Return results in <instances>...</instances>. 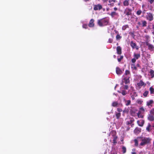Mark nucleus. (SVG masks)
Instances as JSON below:
<instances>
[{"label":"nucleus","instance_id":"1","mask_svg":"<svg viewBox=\"0 0 154 154\" xmlns=\"http://www.w3.org/2000/svg\"><path fill=\"white\" fill-rule=\"evenodd\" d=\"M116 132L115 131H112L109 134V138L110 140V142L112 140L113 143H116V140L117 137L116 136Z\"/></svg>","mask_w":154,"mask_h":154},{"label":"nucleus","instance_id":"2","mask_svg":"<svg viewBox=\"0 0 154 154\" xmlns=\"http://www.w3.org/2000/svg\"><path fill=\"white\" fill-rule=\"evenodd\" d=\"M109 22L108 20L105 18L102 19L97 20L98 24L100 26L106 25Z\"/></svg>","mask_w":154,"mask_h":154},{"label":"nucleus","instance_id":"3","mask_svg":"<svg viewBox=\"0 0 154 154\" xmlns=\"http://www.w3.org/2000/svg\"><path fill=\"white\" fill-rule=\"evenodd\" d=\"M151 139L149 138L140 137V141H141L140 145L141 146H144L146 144L150 143Z\"/></svg>","mask_w":154,"mask_h":154},{"label":"nucleus","instance_id":"4","mask_svg":"<svg viewBox=\"0 0 154 154\" xmlns=\"http://www.w3.org/2000/svg\"><path fill=\"white\" fill-rule=\"evenodd\" d=\"M145 18L149 21H151L153 20V15L150 12L147 13Z\"/></svg>","mask_w":154,"mask_h":154},{"label":"nucleus","instance_id":"5","mask_svg":"<svg viewBox=\"0 0 154 154\" xmlns=\"http://www.w3.org/2000/svg\"><path fill=\"white\" fill-rule=\"evenodd\" d=\"M102 8V5L100 4H98L97 5H95L94 6V9L95 11H97V10H100Z\"/></svg>","mask_w":154,"mask_h":154},{"label":"nucleus","instance_id":"6","mask_svg":"<svg viewBox=\"0 0 154 154\" xmlns=\"http://www.w3.org/2000/svg\"><path fill=\"white\" fill-rule=\"evenodd\" d=\"M130 45L133 49L135 48L136 50L139 49V47L137 45L136 43L133 42V41H131L130 43Z\"/></svg>","mask_w":154,"mask_h":154},{"label":"nucleus","instance_id":"7","mask_svg":"<svg viewBox=\"0 0 154 154\" xmlns=\"http://www.w3.org/2000/svg\"><path fill=\"white\" fill-rule=\"evenodd\" d=\"M123 79L122 80V81L123 82H125V84H127L129 83V78L130 77H128L126 76H123Z\"/></svg>","mask_w":154,"mask_h":154},{"label":"nucleus","instance_id":"8","mask_svg":"<svg viewBox=\"0 0 154 154\" xmlns=\"http://www.w3.org/2000/svg\"><path fill=\"white\" fill-rule=\"evenodd\" d=\"M131 9L127 8L125 10V13L127 15H129L131 14Z\"/></svg>","mask_w":154,"mask_h":154},{"label":"nucleus","instance_id":"9","mask_svg":"<svg viewBox=\"0 0 154 154\" xmlns=\"http://www.w3.org/2000/svg\"><path fill=\"white\" fill-rule=\"evenodd\" d=\"M116 0H109V4H108V5L110 7H112L114 5V3L115 2Z\"/></svg>","mask_w":154,"mask_h":154},{"label":"nucleus","instance_id":"10","mask_svg":"<svg viewBox=\"0 0 154 154\" xmlns=\"http://www.w3.org/2000/svg\"><path fill=\"white\" fill-rule=\"evenodd\" d=\"M116 74L118 75L121 74L122 72V71L119 67H116Z\"/></svg>","mask_w":154,"mask_h":154},{"label":"nucleus","instance_id":"11","mask_svg":"<svg viewBox=\"0 0 154 154\" xmlns=\"http://www.w3.org/2000/svg\"><path fill=\"white\" fill-rule=\"evenodd\" d=\"M94 20L93 19H92L90 20L89 22V23L88 24V26L89 27H94Z\"/></svg>","mask_w":154,"mask_h":154},{"label":"nucleus","instance_id":"12","mask_svg":"<svg viewBox=\"0 0 154 154\" xmlns=\"http://www.w3.org/2000/svg\"><path fill=\"white\" fill-rule=\"evenodd\" d=\"M131 76L130 72L129 71L126 70L125 71V74L123 75V76H126L128 77H130Z\"/></svg>","mask_w":154,"mask_h":154},{"label":"nucleus","instance_id":"13","mask_svg":"<svg viewBox=\"0 0 154 154\" xmlns=\"http://www.w3.org/2000/svg\"><path fill=\"white\" fill-rule=\"evenodd\" d=\"M137 122L139 126H142L144 124V121L143 120H141L137 121Z\"/></svg>","mask_w":154,"mask_h":154},{"label":"nucleus","instance_id":"14","mask_svg":"<svg viewBox=\"0 0 154 154\" xmlns=\"http://www.w3.org/2000/svg\"><path fill=\"white\" fill-rule=\"evenodd\" d=\"M140 137H138L137 139L134 140V141L135 143V146H137L138 145V142L140 141Z\"/></svg>","mask_w":154,"mask_h":154},{"label":"nucleus","instance_id":"15","mask_svg":"<svg viewBox=\"0 0 154 154\" xmlns=\"http://www.w3.org/2000/svg\"><path fill=\"white\" fill-rule=\"evenodd\" d=\"M124 101L125 105L127 106L129 105L131 102V100H126L125 99H124Z\"/></svg>","mask_w":154,"mask_h":154},{"label":"nucleus","instance_id":"16","mask_svg":"<svg viewBox=\"0 0 154 154\" xmlns=\"http://www.w3.org/2000/svg\"><path fill=\"white\" fill-rule=\"evenodd\" d=\"M138 85L139 86H145L146 85V84L143 82L142 81L140 80L138 83Z\"/></svg>","mask_w":154,"mask_h":154},{"label":"nucleus","instance_id":"17","mask_svg":"<svg viewBox=\"0 0 154 154\" xmlns=\"http://www.w3.org/2000/svg\"><path fill=\"white\" fill-rule=\"evenodd\" d=\"M117 53L119 54H121V48L120 46H118L116 48Z\"/></svg>","mask_w":154,"mask_h":154},{"label":"nucleus","instance_id":"18","mask_svg":"<svg viewBox=\"0 0 154 154\" xmlns=\"http://www.w3.org/2000/svg\"><path fill=\"white\" fill-rule=\"evenodd\" d=\"M130 0H125L123 2V4L124 6H128L129 5Z\"/></svg>","mask_w":154,"mask_h":154},{"label":"nucleus","instance_id":"19","mask_svg":"<svg viewBox=\"0 0 154 154\" xmlns=\"http://www.w3.org/2000/svg\"><path fill=\"white\" fill-rule=\"evenodd\" d=\"M144 111L145 110L144 108L142 107L140 108L139 110V111L138 113L140 114H143L144 112Z\"/></svg>","mask_w":154,"mask_h":154},{"label":"nucleus","instance_id":"20","mask_svg":"<svg viewBox=\"0 0 154 154\" xmlns=\"http://www.w3.org/2000/svg\"><path fill=\"white\" fill-rule=\"evenodd\" d=\"M110 15L112 17H113L116 16L118 15V13L115 12H111Z\"/></svg>","mask_w":154,"mask_h":154},{"label":"nucleus","instance_id":"21","mask_svg":"<svg viewBox=\"0 0 154 154\" xmlns=\"http://www.w3.org/2000/svg\"><path fill=\"white\" fill-rule=\"evenodd\" d=\"M141 131V129L139 128H136L134 131V133L138 134Z\"/></svg>","mask_w":154,"mask_h":154},{"label":"nucleus","instance_id":"22","mask_svg":"<svg viewBox=\"0 0 154 154\" xmlns=\"http://www.w3.org/2000/svg\"><path fill=\"white\" fill-rule=\"evenodd\" d=\"M131 89V91H132V92L133 94L134 95V96H135V97H136L137 96V94L134 91V89H133V88L132 87H131V89Z\"/></svg>","mask_w":154,"mask_h":154},{"label":"nucleus","instance_id":"23","mask_svg":"<svg viewBox=\"0 0 154 154\" xmlns=\"http://www.w3.org/2000/svg\"><path fill=\"white\" fill-rule=\"evenodd\" d=\"M148 118L149 120L151 121H153L154 119L153 116L151 115H149Z\"/></svg>","mask_w":154,"mask_h":154},{"label":"nucleus","instance_id":"24","mask_svg":"<svg viewBox=\"0 0 154 154\" xmlns=\"http://www.w3.org/2000/svg\"><path fill=\"white\" fill-rule=\"evenodd\" d=\"M134 58H135L136 60L138 59L140 57V55L139 54H134Z\"/></svg>","mask_w":154,"mask_h":154},{"label":"nucleus","instance_id":"25","mask_svg":"<svg viewBox=\"0 0 154 154\" xmlns=\"http://www.w3.org/2000/svg\"><path fill=\"white\" fill-rule=\"evenodd\" d=\"M149 73L152 78L154 76V71L152 70L151 69L149 72Z\"/></svg>","mask_w":154,"mask_h":154},{"label":"nucleus","instance_id":"26","mask_svg":"<svg viewBox=\"0 0 154 154\" xmlns=\"http://www.w3.org/2000/svg\"><path fill=\"white\" fill-rule=\"evenodd\" d=\"M142 25L143 27L146 26L147 25V22L145 20H142Z\"/></svg>","mask_w":154,"mask_h":154},{"label":"nucleus","instance_id":"27","mask_svg":"<svg viewBox=\"0 0 154 154\" xmlns=\"http://www.w3.org/2000/svg\"><path fill=\"white\" fill-rule=\"evenodd\" d=\"M140 114L137 113V115L138 118H143V116L142 114Z\"/></svg>","mask_w":154,"mask_h":154},{"label":"nucleus","instance_id":"28","mask_svg":"<svg viewBox=\"0 0 154 154\" xmlns=\"http://www.w3.org/2000/svg\"><path fill=\"white\" fill-rule=\"evenodd\" d=\"M142 13V11L140 9L138 10L136 12V14L138 15H140Z\"/></svg>","mask_w":154,"mask_h":154},{"label":"nucleus","instance_id":"29","mask_svg":"<svg viewBox=\"0 0 154 154\" xmlns=\"http://www.w3.org/2000/svg\"><path fill=\"white\" fill-rule=\"evenodd\" d=\"M118 105V103L117 102H114L112 104V106H113L115 107L117 106Z\"/></svg>","mask_w":154,"mask_h":154},{"label":"nucleus","instance_id":"30","mask_svg":"<svg viewBox=\"0 0 154 154\" xmlns=\"http://www.w3.org/2000/svg\"><path fill=\"white\" fill-rule=\"evenodd\" d=\"M129 92L130 93V94H131V97L132 98V99L133 100H134V97H135V96H134V95L132 93H131V89H130L129 90Z\"/></svg>","mask_w":154,"mask_h":154},{"label":"nucleus","instance_id":"31","mask_svg":"<svg viewBox=\"0 0 154 154\" xmlns=\"http://www.w3.org/2000/svg\"><path fill=\"white\" fill-rule=\"evenodd\" d=\"M128 27V25H126L124 26H123L122 28V29L123 30H125L126 28Z\"/></svg>","mask_w":154,"mask_h":154},{"label":"nucleus","instance_id":"32","mask_svg":"<svg viewBox=\"0 0 154 154\" xmlns=\"http://www.w3.org/2000/svg\"><path fill=\"white\" fill-rule=\"evenodd\" d=\"M149 90L150 91L151 94H152L154 93V89L152 87L150 88Z\"/></svg>","mask_w":154,"mask_h":154},{"label":"nucleus","instance_id":"33","mask_svg":"<svg viewBox=\"0 0 154 154\" xmlns=\"http://www.w3.org/2000/svg\"><path fill=\"white\" fill-rule=\"evenodd\" d=\"M153 102V101L152 100H150L149 101H148L147 102V105H148V106H149L150 104H152V103Z\"/></svg>","mask_w":154,"mask_h":154},{"label":"nucleus","instance_id":"34","mask_svg":"<svg viewBox=\"0 0 154 154\" xmlns=\"http://www.w3.org/2000/svg\"><path fill=\"white\" fill-rule=\"evenodd\" d=\"M147 45H148V48L149 49H152L153 48V46L152 45L148 44Z\"/></svg>","mask_w":154,"mask_h":154},{"label":"nucleus","instance_id":"35","mask_svg":"<svg viewBox=\"0 0 154 154\" xmlns=\"http://www.w3.org/2000/svg\"><path fill=\"white\" fill-rule=\"evenodd\" d=\"M121 93L123 95H126L127 94V92L125 90H122L121 91Z\"/></svg>","mask_w":154,"mask_h":154},{"label":"nucleus","instance_id":"36","mask_svg":"<svg viewBox=\"0 0 154 154\" xmlns=\"http://www.w3.org/2000/svg\"><path fill=\"white\" fill-rule=\"evenodd\" d=\"M122 151L123 153H125L126 152V148L125 146L122 147Z\"/></svg>","mask_w":154,"mask_h":154},{"label":"nucleus","instance_id":"37","mask_svg":"<svg viewBox=\"0 0 154 154\" xmlns=\"http://www.w3.org/2000/svg\"><path fill=\"white\" fill-rule=\"evenodd\" d=\"M148 93H149L148 91H146L143 94V95L144 96H145V97H146L147 96Z\"/></svg>","mask_w":154,"mask_h":154},{"label":"nucleus","instance_id":"38","mask_svg":"<svg viewBox=\"0 0 154 154\" xmlns=\"http://www.w3.org/2000/svg\"><path fill=\"white\" fill-rule=\"evenodd\" d=\"M123 56H121L119 58H118V61L119 62H120L121 61V60H122V59L123 58Z\"/></svg>","mask_w":154,"mask_h":154},{"label":"nucleus","instance_id":"39","mask_svg":"<svg viewBox=\"0 0 154 154\" xmlns=\"http://www.w3.org/2000/svg\"><path fill=\"white\" fill-rule=\"evenodd\" d=\"M121 114L120 113H117L116 114V116L117 119L119 118Z\"/></svg>","mask_w":154,"mask_h":154},{"label":"nucleus","instance_id":"40","mask_svg":"<svg viewBox=\"0 0 154 154\" xmlns=\"http://www.w3.org/2000/svg\"><path fill=\"white\" fill-rule=\"evenodd\" d=\"M131 67L132 68H133L135 70H136L137 69L136 67L135 66L134 64H131Z\"/></svg>","mask_w":154,"mask_h":154},{"label":"nucleus","instance_id":"41","mask_svg":"<svg viewBox=\"0 0 154 154\" xmlns=\"http://www.w3.org/2000/svg\"><path fill=\"white\" fill-rule=\"evenodd\" d=\"M82 27L83 28L87 29L88 28V26L86 24H83L82 25Z\"/></svg>","mask_w":154,"mask_h":154},{"label":"nucleus","instance_id":"42","mask_svg":"<svg viewBox=\"0 0 154 154\" xmlns=\"http://www.w3.org/2000/svg\"><path fill=\"white\" fill-rule=\"evenodd\" d=\"M121 38V36H120L119 35H117L116 36V38L117 40Z\"/></svg>","mask_w":154,"mask_h":154},{"label":"nucleus","instance_id":"43","mask_svg":"<svg viewBox=\"0 0 154 154\" xmlns=\"http://www.w3.org/2000/svg\"><path fill=\"white\" fill-rule=\"evenodd\" d=\"M136 59L135 58H133L131 60V61L133 63H135L136 61Z\"/></svg>","mask_w":154,"mask_h":154},{"label":"nucleus","instance_id":"44","mask_svg":"<svg viewBox=\"0 0 154 154\" xmlns=\"http://www.w3.org/2000/svg\"><path fill=\"white\" fill-rule=\"evenodd\" d=\"M142 101L140 100H137V102L139 104H141L142 103Z\"/></svg>","mask_w":154,"mask_h":154},{"label":"nucleus","instance_id":"45","mask_svg":"<svg viewBox=\"0 0 154 154\" xmlns=\"http://www.w3.org/2000/svg\"><path fill=\"white\" fill-rule=\"evenodd\" d=\"M112 38H109L108 40V42L110 43H111L112 42Z\"/></svg>","mask_w":154,"mask_h":154},{"label":"nucleus","instance_id":"46","mask_svg":"<svg viewBox=\"0 0 154 154\" xmlns=\"http://www.w3.org/2000/svg\"><path fill=\"white\" fill-rule=\"evenodd\" d=\"M146 11V10H144L142 12V13L143 15L142 16V17H144V14H145V12Z\"/></svg>","mask_w":154,"mask_h":154},{"label":"nucleus","instance_id":"47","mask_svg":"<svg viewBox=\"0 0 154 154\" xmlns=\"http://www.w3.org/2000/svg\"><path fill=\"white\" fill-rule=\"evenodd\" d=\"M117 111L119 112H121L122 111V110L120 108H118L117 109Z\"/></svg>","mask_w":154,"mask_h":154},{"label":"nucleus","instance_id":"48","mask_svg":"<svg viewBox=\"0 0 154 154\" xmlns=\"http://www.w3.org/2000/svg\"><path fill=\"white\" fill-rule=\"evenodd\" d=\"M128 85H125V87H124L125 89H128Z\"/></svg>","mask_w":154,"mask_h":154},{"label":"nucleus","instance_id":"49","mask_svg":"<svg viewBox=\"0 0 154 154\" xmlns=\"http://www.w3.org/2000/svg\"><path fill=\"white\" fill-rule=\"evenodd\" d=\"M149 2L150 4H152L153 2H154V0H150Z\"/></svg>","mask_w":154,"mask_h":154},{"label":"nucleus","instance_id":"50","mask_svg":"<svg viewBox=\"0 0 154 154\" xmlns=\"http://www.w3.org/2000/svg\"><path fill=\"white\" fill-rule=\"evenodd\" d=\"M151 112L152 113L154 114V108L151 111Z\"/></svg>","mask_w":154,"mask_h":154},{"label":"nucleus","instance_id":"51","mask_svg":"<svg viewBox=\"0 0 154 154\" xmlns=\"http://www.w3.org/2000/svg\"><path fill=\"white\" fill-rule=\"evenodd\" d=\"M152 29L154 30V23L152 25Z\"/></svg>","mask_w":154,"mask_h":154},{"label":"nucleus","instance_id":"52","mask_svg":"<svg viewBox=\"0 0 154 154\" xmlns=\"http://www.w3.org/2000/svg\"><path fill=\"white\" fill-rule=\"evenodd\" d=\"M114 10L115 11H116L117 10V8H116V7H115L114 8Z\"/></svg>","mask_w":154,"mask_h":154},{"label":"nucleus","instance_id":"53","mask_svg":"<svg viewBox=\"0 0 154 154\" xmlns=\"http://www.w3.org/2000/svg\"><path fill=\"white\" fill-rule=\"evenodd\" d=\"M137 66V67H139L140 66V65L138 63H137V65H136Z\"/></svg>","mask_w":154,"mask_h":154},{"label":"nucleus","instance_id":"54","mask_svg":"<svg viewBox=\"0 0 154 154\" xmlns=\"http://www.w3.org/2000/svg\"><path fill=\"white\" fill-rule=\"evenodd\" d=\"M146 130L148 131H149V128L148 127H147L146 128Z\"/></svg>","mask_w":154,"mask_h":154},{"label":"nucleus","instance_id":"55","mask_svg":"<svg viewBox=\"0 0 154 154\" xmlns=\"http://www.w3.org/2000/svg\"><path fill=\"white\" fill-rule=\"evenodd\" d=\"M131 154H136V153L135 152H131Z\"/></svg>","mask_w":154,"mask_h":154},{"label":"nucleus","instance_id":"56","mask_svg":"<svg viewBox=\"0 0 154 154\" xmlns=\"http://www.w3.org/2000/svg\"><path fill=\"white\" fill-rule=\"evenodd\" d=\"M89 0H84V1L85 2H87L88 1H89Z\"/></svg>","mask_w":154,"mask_h":154},{"label":"nucleus","instance_id":"57","mask_svg":"<svg viewBox=\"0 0 154 154\" xmlns=\"http://www.w3.org/2000/svg\"><path fill=\"white\" fill-rule=\"evenodd\" d=\"M145 7V5H142V8H143Z\"/></svg>","mask_w":154,"mask_h":154},{"label":"nucleus","instance_id":"58","mask_svg":"<svg viewBox=\"0 0 154 154\" xmlns=\"http://www.w3.org/2000/svg\"><path fill=\"white\" fill-rule=\"evenodd\" d=\"M136 150V149H133L132 150V151H134Z\"/></svg>","mask_w":154,"mask_h":154},{"label":"nucleus","instance_id":"59","mask_svg":"<svg viewBox=\"0 0 154 154\" xmlns=\"http://www.w3.org/2000/svg\"><path fill=\"white\" fill-rule=\"evenodd\" d=\"M146 38H149V36H148V35H147V36H146Z\"/></svg>","mask_w":154,"mask_h":154},{"label":"nucleus","instance_id":"60","mask_svg":"<svg viewBox=\"0 0 154 154\" xmlns=\"http://www.w3.org/2000/svg\"><path fill=\"white\" fill-rule=\"evenodd\" d=\"M113 57H114V58H116V55H114L113 56Z\"/></svg>","mask_w":154,"mask_h":154},{"label":"nucleus","instance_id":"61","mask_svg":"<svg viewBox=\"0 0 154 154\" xmlns=\"http://www.w3.org/2000/svg\"><path fill=\"white\" fill-rule=\"evenodd\" d=\"M120 5V3H119L118 4V5L119 6Z\"/></svg>","mask_w":154,"mask_h":154},{"label":"nucleus","instance_id":"62","mask_svg":"<svg viewBox=\"0 0 154 154\" xmlns=\"http://www.w3.org/2000/svg\"><path fill=\"white\" fill-rule=\"evenodd\" d=\"M109 10V8H107L106 9V10H107V11H108V10Z\"/></svg>","mask_w":154,"mask_h":154},{"label":"nucleus","instance_id":"63","mask_svg":"<svg viewBox=\"0 0 154 154\" xmlns=\"http://www.w3.org/2000/svg\"><path fill=\"white\" fill-rule=\"evenodd\" d=\"M138 23V24H139L140 25V22H139Z\"/></svg>","mask_w":154,"mask_h":154},{"label":"nucleus","instance_id":"64","mask_svg":"<svg viewBox=\"0 0 154 154\" xmlns=\"http://www.w3.org/2000/svg\"><path fill=\"white\" fill-rule=\"evenodd\" d=\"M153 145L154 146V141H153Z\"/></svg>","mask_w":154,"mask_h":154}]
</instances>
